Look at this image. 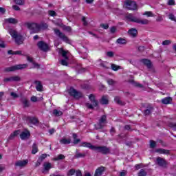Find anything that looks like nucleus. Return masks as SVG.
Here are the masks:
<instances>
[{"instance_id": "2", "label": "nucleus", "mask_w": 176, "mask_h": 176, "mask_svg": "<svg viewBox=\"0 0 176 176\" xmlns=\"http://www.w3.org/2000/svg\"><path fill=\"white\" fill-rule=\"evenodd\" d=\"M107 123H108L107 121V116L102 115L99 119L98 123L94 124L95 130H100L101 129H104Z\"/></svg>"}, {"instance_id": "50", "label": "nucleus", "mask_w": 176, "mask_h": 176, "mask_svg": "<svg viewBox=\"0 0 176 176\" xmlns=\"http://www.w3.org/2000/svg\"><path fill=\"white\" fill-rule=\"evenodd\" d=\"M111 69H113V71H118V69H120V66H118L115 64H111Z\"/></svg>"}, {"instance_id": "34", "label": "nucleus", "mask_w": 176, "mask_h": 176, "mask_svg": "<svg viewBox=\"0 0 176 176\" xmlns=\"http://www.w3.org/2000/svg\"><path fill=\"white\" fill-rule=\"evenodd\" d=\"M28 121L30 123H32V124H36L38 123V119L34 117L28 118Z\"/></svg>"}, {"instance_id": "12", "label": "nucleus", "mask_w": 176, "mask_h": 176, "mask_svg": "<svg viewBox=\"0 0 176 176\" xmlns=\"http://www.w3.org/2000/svg\"><path fill=\"white\" fill-rule=\"evenodd\" d=\"M105 170H107V168H105L104 166L98 167L95 171L94 176L102 175V174H104V173H105Z\"/></svg>"}, {"instance_id": "45", "label": "nucleus", "mask_w": 176, "mask_h": 176, "mask_svg": "<svg viewBox=\"0 0 176 176\" xmlns=\"http://www.w3.org/2000/svg\"><path fill=\"white\" fill-rule=\"evenodd\" d=\"M168 19L172 21H175L176 23V17L175 15L173 14H169L168 16Z\"/></svg>"}, {"instance_id": "35", "label": "nucleus", "mask_w": 176, "mask_h": 176, "mask_svg": "<svg viewBox=\"0 0 176 176\" xmlns=\"http://www.w3.org/2000/svg\"><path fill=\"white\" fill-rule=\"evenodd\" d=\"M38 152V144L36 143H34L32 145V153L35 155Z\"/></svg>"}, {"instance_id": "16", "label": "nucleus", "mask_w": 176, "mask_h": 176, "mask_svg": "<svg viewBox=\"0 0 176 176\" xmlns=\"http://www.w3.org/2000/svg\"><path fill=\"white\" fill-rule=\"evenodd\" d=\"M27 60L29 61V63H32L34 65L33 68H37L39 69L41 68V65L36 63L35 61H34V59L30 56H27Z\"/></svg>"}, {"instance_id": "54", "label": "nucleus", "mask_w": 176, "mask_h": 176, "mask_svg": "<svg viewBox=\"0 0 176 176\" xmlns=\"http://www.w3.org/2000/svg\"><path fill=\"white\" fill-rule=\"evenodd\" d=\"M107 83L110 85V86H113V85H115V83H116V81L112 80V79H109L107 80Z\"/></svg>"}, {"instance_id": "36", "label": "nucleus", "mask_w": 176, "mask_h": 176, "mask_svg": "<svg viewBox=\"0 0 176 176\" xmlns=\"http://www.w3.org/2000/svg\"><path fill=\"white\" fill-rule=\"evenodd\" d=\"M64 159H65V156L64 155H63V154H60V155H58L57 157H55L54 158V160L55 162H57V161H58V160H64Z\"/></svg>"}, {"instance_id": "17", "label": "nucleus", "mask_w": 176, "mask_h": 176, "mask_svg": "<svg viewBox=\"0 0 176 176\" xmlns=\"http://www.w3.org/2000/svg\"><path fill=\"white\" fill-rule=\"evenodd\" d=\"M34 83L36 85V90H37V91H43V85H42V82L41 81L36 80Z\"/></svg>"}, {"instance_id": "3", "label": "nucleus", "mask_w": 176, "mask_h": 176, "mask_svg": "<svg viewBox=\"0 0 176 176\" xmlns=\"http://www.w3.org/2000/svg\"><path fill=\"white\" fill-rule=\"evenodd\" d=\"M28 67V64H22V65H16L14 66H11L10 67H6L4 69V72H13L14 71H17L19 69H24Z\"/></svg>"}, {"instance_id": "44", "label": "nucleus", "mask_w": 176, "mask_h": 176, "mask_svg": "<svg viewBox=\"0 0 176 176\" xmlns=\"http://www.w3.org/2000/svg\"><path fill=\"white\" fill-rule=\"evenodd\" d=\"M147 173L146 171L144 169H141L139 173H138V176H146Z\"/></svg>"}, {"instance_id": "40", "label": "nucleus", "mask_w": 176, "mask_h": 176, "mask_svg": "<svg viewBox=\"0 0 176 176\" xmlns=\"http://www.w3.org/2000/svg\"><path fill=\"white\" fill-rule=\"evenodd\" d=\"M14 1L15 2V3L16 5H19L20 6H23V5H24V3H25V0H14Z\"/></svg>"}, {"instance_id": "6", "label": "nucleus", "mask_w": 176, "mask_h": 176, "mask_svg": "<svg viewBox=\"0 0 176 176\" xmlns=\"http://www.w3.org/2000/svg\"><path fill=\"white\" fill-rule=\"evenodd\" d=\"M38 48L42 52H49L50 50V47L49 45L46 43L45 41H38L37 43Z\"/></svg>"}, {"instance_id": "14", "label": "nucleus", "mask_w": 176, "mask_h": 176, "mask_svg": "<svg viewBox=\"0 0 176 176\" xmlns=\"http://www.w3.org/2000/svg\"><path fill=\"white\" fill-rule=\"evenodd\" d=\"M30 137H31V133L28 131H23L20 133V138L21 140H28Z\"/></svg>"}, {"instance_id": "24", "label": "nucleus", "mask_w": 176, "mask_h": 176, "mask_svg": "<svg viewBox=\"0 0 176 176\" xmlns=\"http://www.w3.org/2000/svg\"><path fill=\"white\" fill-rule=\"evenodd\" d=\"M152 112H153V107L149 105L148 107H147V109L144 111V113L145 116H148L151 115Z\"/></svg>"}, {"instance_id": "19", "label": "nucleus", "mask_w": 176, "mask_h": 176, "mask_svg": "<svg viewBox=\"0 0 176 176\" xmlns=\"http://www.w3.org/2000/svg\"><path fill=\"white\" fill-rule=\"evenodd\" d=\"M157 153H160V155H170V150H166L164 148H158L155 150Z\"/></svg>"}, {"instance_id": "25", "label": "nucleus", "mask_w": 176, "mask_h": 176, "mask_svg": "<svg viewBox=\"0 0 176 176\" xmlns=\"http://www.w3.org/2000/svg\"><path fill=\"white\" fill-rule=\"evenodd\" d=\"M126 19L129 20L130 21H132L133 23H137L138 18L133 16V14H129L126 16Z\"/></svg>"}, {"instance_id": "48", "label": "nucleus", "mask_w": 176, "mask_h": 176, "mask_svg": "<svg viewBox=\"0 0 176 176\" xmlns=\"http://www.w3.org/2000/svg\"><path fill=\"white\" fill-rule=\"evenodd\" d=\"M76 170H75V169H70L68 172H67V175L68 176H72V175H75Z\"/></svg>"}, {"instance_id": "62", "label": "nucleus", "mask_w": 176, "mask_h": 176, "mask_svg": "<svg viewBox=\"0 0 176 176\" xmlns=\"http://www.w3.org/2000/svg\"><path fill=\"white\" fill-rule=\"evenodd\" d=\"M124 130H128L129 131H133V129H131V126H130V125H125L124 126Z\"/></svg>"}, {"instance_id": "47", "label": "nucleus", "mask_w": 176, "mask_h": 176, "mask_svg": "<svg viewBox=\"0 0 176 176\" xmlns=\"http://www.w3.org/2000/svg\"><path fill=\"white\" fill-rule=\"evenodd\" d=\"M47 157V154H42L40 157H38V160L39 162H43V160H45V158Z\"/></svg>"}, {"instance_id": "1", "label": "nucleus", "mask_w": 176, "mask_h": 176, "mask_svg": "<svg viewBox=\"0 0 176 176\" xmlns=\"http://www.w3.org/2000/svg\"><path fill=\"white\" fill-rule=\"evenodd\" d=\"M9 33L11 35L12 38L15 40V42L17 45H23L24 42V38H23V36L21 34L17 32L15 30L10 29L9 30Z\"/></svg>"}, {"instance_id": "57", "label": "nucleus", "mask_w": 176, "mask_h": 176, "mask_svg": "<svg viewBox=\"0 0 176 176\" xmlns=\"http://www.w3.org/2000/svg\"><path fill=\"white\" fill-rule=\"evenodd\" d=\"M30 101L32 102H36V101H38V98H36V96H32L30 98Z\"/></svg>"}, {"instance_id": "27", "label": "nucleus", "mask_w": 176, "mask_h": 176, "mask_svg": "<svg viewBox=\"0 0 176 176\" xmlns=\"http://www.w3.org/2000/svg\"><path fill=\"white\" fill-rule=\"evenodd\" d=\"M86 153H81L79 150H76V154L74 155L75 159H79V157H85Z\"/></svg>"}, {"instance_id": "60", "label": "nucleus", "mask_w": 176, "mask_h": 176, "mask_svg": "<svg viewBox=\"0 0 176 176\" xmlns=\"http://www.w3.org/2000/svg\"><path fill=\"white\" fill-rule=\"evenodd\" d=\"M168 5H169V6H174V5H175V1H174V0H168Z\"/></svg>"}, {"instance_id": "23", "label": "nucleus", "mask_w": 176, "mask_h": 176, "mask_svg": "<svg viewBox=\"0 0 176 176\" xmlns=\"http://www.w3.org/2000/svg\"><path fill=\"white\" fill-rule=\"evenodd\" d=\"M109 102L108 96H102L100 100V103L102 105H108Z\"/></svg>"}, {"instance_id": "31", "label": "nucleus", "mask_w": 176, "mask_h": 176, "mask_svg": "<svg viewBox=\"0 0 176 176\" xmlns=\"http://www.w3.org/2000/svg\"><path fill=\"white\" fill-rule=\"evenodd\" d=\"M21 102L23 104L24 108H28V107H30V102L28 101V100H27V98H22Z\"/></svg>"}, {"instance_id": "46", "label": "nucleus", "mask_w": 176, "mask_h": 176, "mask_svg": "<svg viewBox=\"0 0 176 176\" xmlns=\"http://www.w3.org/2000/svg\"><path fill=\"white\" fill-rule=\"evenodd\" d=\"M168 127L173 129V130H176V123L175 122H169L168 124Z\"/></svg>"}, {"instance_id": "52", "label": "nucleus", "mask_w": 176, "mask_h": 176, "mask_svg": "<svg viewBox=\"0 0 176 176\" xmlns=\"http://www.w3.org/2000/svg\"><path fill=\"white\" fill-rule=\"evenodd\" d=\"M61 65L68 66V62L67 61V59H62L60 60Z\"/></svg>"}, {"instance_id": "5", "label": "nucleus", "mask_w": 176, "mask_h": 176, "mask_svg": "<svg viewBox=\"0 0 176 176\" xmlns=\"http://www.w3.org/2000/svg\"><path fill=\"white\" fill-rule=\"evenodd\" d=\"M89 98L92 103V104L89 103L86 104V106L89 109H94V107H98V101L96 100V98L93 94L89 95Z\"/></svg>"}, {"instance_id": "63", "label": "nucleus", "mask_w": 176, "mask_h": 176, "mask_svg": "<svg viewBox=\"0 0 176 176\" xmlns=\"http://www.w3.org/2000/svg\"><path fill=\"white\" fill-rule=\"evenodd\" d=\"M82 21L83 23V25H87V21H86V17L82 16Z\"/></svg>"}, {"instance_id": "49", "label": "nucleus", "mask_w": 176, "mask_h": 176, "mask_svg": "<svg viewBox=\"0 0 176 176\" xmlns=\"http://www.w3.org/2000/svg\"><path fill=\"white\" fill-rule=\"evenodd\" d=\"M150 148L153 149L154 148H156V142L154 140H150Z\"/></svg>"}, {"instance_id": "61", "label": "nucleus", "mask_w": 176, "mask_h": 176, "mask_svg": "<svg viewBox=\"0 0 176 176\" xmlns=\"http://www.w3.org/2000/svg\"><path fill=\"white\" fill-rule=\"evenodd\" d=\"M76 176H83V175H82V170H77L76 171Z\"/></svg>"}, {"instance_id": "32", "label": "nucleus", "mask_w": 176, "mask_h": 176, "mask_svg": "<svg viewBox=\"0 0 176 176\" xmlns=\"http://www.w3.org/2000/svg\"><path fill=\"white\" fill-rule=\"evenodd\" d=\"M43 167L45 171H49L52 168V164L50 162H45Z\"/></svg>"}, {"instance_id": "42", "label": "nucleus", "mask_w": 176, "mask_h": 176, "mask_svg": "<svg viewBox=\"0 0 176 176\" xmlns=\"http://www.w3.org/2000/svg\"><path fill=\"white\" fill-rule=\"evenodd\" d=\"M61 54H62V56H63V58L65 60H68V57L67 56V54H68V51H65L64 50H62Z\"/></svg>"}, {"instance_id": "28", "label": "nucleus", "mask_w": 176, "mask_h": 176, "mask_svg": "<svg viewBox=\"0 0 176 176\" xmlns=\"http://www.w3.org/2000/svg\"><path fill=\"white\" fill-rule=\"evenodd\" d=\"M60 143L63 144V145H68V144H71V139H66L65 138H63L60 140Z\"/></svg>"}, {"instance_id": "18", "label": "nucleus", "mask_w": 176, "mask_h": 176, "mask_svg": "<svg viewBox=\"0 0 176 176\" xmlns=\"http://www.w3.org/2000/svg\"><path fill=\"white\" fill-rule=\"evenodd\" d=\"M138 24H142V25H148L149 24L150 21L149 20L146 19H140L138 18V21L136 22Z\"/></svg>"}, {"instance_id": "21", "label": "nucleus", "mask_w": 176, "mask_h": 176, "mask_svg": "<svg viewBox=\"0 0 176 176\" xmlns=\"http://www.w3.org/2000/svg\"><path fill=\"white\" fill-rule=\"evenodd\" d=\"M142 63H143L144 65L147 67V68L151 69L152 68V62H151L150 60L148 59H142L141 60Z\"/></svg>"}, {"instance_id": "26", "label": "nucleus", "mask_w": 176, "mask_h": 176, "mask_svg": "<svg viewBox=\"0 0 176 176\" xmlns=\"http://www.w3.org/2000/svg\"><path fill=\"white\" fill-rule=\"evenodd\" d=\"M162 104H171L173 98L171 97H166L163 98L162 100Z\"/></svg>"}, {"instance_id": "9", "label": "nucleus", "mask_w": 176, "mask_h": 176, "mask_svg": "<svg viewBox=\"0 0 176 176\" xmlns=\"http://www.w3.org/2000/svg\"><path fill=\"white\" fill-rule=\"evenodd\" d=\"M54 32L56 34L57 36L60 38L64 42H68V37L64 34V33L61 32L58 29H54Z\"/></svg>"}, {"instance_id": "30", "label": "nucleus", "mask_w": 176, "mask_h": 176, "mask_svg": "<svg viewBox=\"0 0 176 176\" xmlns=\"http://www.w3.org/2000/svg\"><path fill=\"white\" fill-rule=\"evenodd\" d=\"M6 23H9L10 24H17L19 21L14 18H9L6 19Z\"/></svg>"}, {"instance_id": "55", "label": "nucleus", "mask_w": 176, "mask_h": 176, "mask_svg": "<svg viewBox=\"0 0 176 176\" xmlns=\"http://www.w3.org/2000/svg\"><path fill=\"white\" fill-rule=\"evenodd\" d=\"M10 96L13 98H19V95L17 94L14 93V92H11Z\"/></svg>"}, {"instance_id": "43", "label": "nucleus", "mask_w": 176, "mask_h": 176, "mask_svg": "<svg viewBox=\"0 0 176 176\" xmlns=\"http://www.w3.org/2000/svg\"><path fill=\"white\" fill-rule=\"evenodd\" d=\"M143 16H147V17H153L155 16L151 11H146L143 14Z\"/></svg>"}, {"instance_id": "7", "label": "nucleus", "mask_w": 176, "mask_h": 176, "mask_svg": "<svg viewBox=\"0 0 176 176\" xmlns=\"http://www.w3.org/2000/svg\"><path fill=\"white\" fill-rule=\"evenodd\" d=\"M124 6L129 10H137V3H135V1L127 0L124 2Z\"/></svg>"}, {"instance_id": "8", "label": "nucleus", "mask_w": 176, "mask_h": 176, "mask_svg": "<svg viewBox=\"0 0 176 176\" xmlns=\"http://www.w3.org/2000/svg\"><path fill=\"white\" fill-rule=\"evenodd\" d=\"M69 94H70V96H72L74 98H76L77 100H78V98H82V97H83V94H81V92L76 91L74 88L69 89Z\"/></svg>"}, {"instance_id": "13", "label": "nucleus", "mask_w": 176, "mask_h": 176, "mask_svg": "<svg viewBox=\"0 0 176 176\" xmlns=\"http://www.w3.org/2000/svg\"><path fill=\"white\" fill-rule=\"evenodd\" d=\"M28 164V160H19L15 163L16 167H20L21 168L23 167H25V166Z\"/></svg>"}, {"instance_id": "39", "label": "nucleus", "mask_w": 176, "mask_h": 176, "mask_svg": "<svg viewBox=\"0 0 176 176\" xmlns=\"http://www.w3.org/2000/svg\"><path fill=\"white\" fill-rule=\"evenodd\" d=\"M53 115H54V116H61V115H63V111L54 109L53 111Z\"/></svg>"}, {"instance_id": "15", "label": "nucleus", "mask_w": 176, "mask_h": 176, "mask_svg": "<svg viewBox=\"0 0 176 176\" xmlns=\"http://www.w3.org/2000/svg\"><path fill=\"white\" fill-rule=\"evenodd\" d=\"M128 34L132 38H135L138 35V30L135 28H131L128 31Z\"/></svg>"}, {"instance_id": "29", "label": "nucleus", "mask_w": 176, "mask_h": 176, "mask_svg": "<svg viewBox=\"0 0 176 176\" xmlns=\"http://www.w3.org/2000/svg\"><path fill=\"white\" fill-rule=\"evenodd\" d=\"M116 43H117V45H126V43H127V41L123 38H119L116 41Z\"/></svg>"}, {"instance_id": "20", "label": "nucleus", "mask_w": 176, "mask_h": 176, "mask_svg": "<svg viewBox=\"0 0 176 176\" xmlns=\"http://www.w3.org/2000/svg\"><path fill=\"white\" fill-rule=\"evenodd\" d=\"M80 146H84L85 148H89V149H91L92 151H94L95 146L92 145L91 143L89 142H82L80 145Z\"/></svg>"}, {"instance_id": "53", "label": "nucleus", "mask_w": 176, "mask_h": 176, "mask_svg": "<svg viewBox=\"0 0 176 176\" xmlns=\"http://www.w3.org/2000/svg\"><path fill=\"white\" fill-rule=\"evenodd\" d=\"M171 41L170 40H165L162 42V45L164 46H167V45H170Z\"/></svg>"}, {"instance_id": "11", "label": "nucleus", "mask_w": 176, "mask_h": 176, "mask_svg": "<svg viewBox=\"0 0 176 176\" xmlns=\"http://www.w3.org/2000/svg\"><path fill=\"white\" fill-rule=\"evenodd\" d=\"M156 163L160 167H166V166H167V161H166L164 158H162L160 157H157Z\"/></svg>"}, {"instance_id": "22", "label": "nucleus", "mask_w": 176, "mask_h": 176, "mask_svg": "<svg viewBox=\"0 0 176 176\" xmlns=\"http://www.w3.org/2000/svg\"><path fill=\"white\" fill-rule=\"evenodd\" d=\"M114 101L116 104H118V105H121V106L126 105V102H123L120 98V97L119 96H116L114 98Z\"/></svg>"}, {"instance_id": "51", "label": "nucleus", "mask_w": 176, "mask_h": 176, "mask_svg": "<svg viewBox=\"0 0 176 176\" xmlns=\"http://www.w3.org/2000/svg\"><path fill=\"white\" fill-rule=\"evenodd\" d=\"M48 14H50V16H52V17H54V16H57V13L53 10L48 11Z\"/></svg>"}, {"instance_id": "37", "label": "nucleus", "mask_w": 176, "mask_h": 176, "mask_svg": "<svg viewBox=\"0 0 176 176\" xmlns=\"http://www.w3.org/2000/svg\"><path fill=\"white\" fill-rule=\"evenodd\" d=\"M11 78L12 82H20V80H21V77L19 76H11Z\"/></svg>"}, {"instance_id": "33", "label": "nucleus", "mask_w": 176, "mask_h": 176, "mask_svg": "<svg viewBox=\"0 0 176 176\" xmlns=\"http://www.w3.org/2000/svg\"><path fill=\"white\" fill-rule=\"evenodd\" d=\"M19 134H20V130L14 131V133L10 135L8 140H13V138H14V137H17Z\"/></svg>"}, {"instance_id": "10", "label": "nucleus", "mask_w": 176, "mask_h": 176, "mask_svg": "<svg viewBox=\"0 0 176 176\" xmlns=\"http://www.w3.org/2000/svg\"><path fill=\"white\" fill-rule=\"evenodd\" d=\"M28 28H29V30H32L33 32H39V31H41L39 24L38 23H28Z\"/></svg>"}, {"instance_id": "59", "label": "nucleus", "mask_w": 176, "mask_h": 176, "mask_svg": "<svg viewBox=\"0 0 176 176\" xmlns=\"http://www.w3.org/2000/svg\"><path fill=\"white\" fill-rule=\"evenodd\" d=\"M114 54H115L113 53V52H111V51L108 52L107 53V57H113Z\"/></svg>"}, {"instance_id": "58", "label": "nucleus", "mask_w": 176, "mask_h": 176, "mask_svg": "<svg viewBox=\"0 0 176 176\" xmlns=\"http://www.w3.org/2000/svg\"><path fill=\"white\" fill-rule=\"evenodd\" d=\"M100 27L104 28V30H108V28H109V25L108 24H101Z\"/></svg>"}, {"instance_id": "4", "label": "nucleus", "mask_w": 176, "mask_h": 176, "mask_svg": "<svg viewBox=\"0 0 176 176\" xmlns=\"http://www.w3.org/2000/svg\"><path fill=\"white\" fill-rule=\"evenodd\" d=\"M94 151H96L99 153H102V155H108L109 153H111V148L109 147H107V146H95Z\"/></svg>"}, {"instance_id": "64", "label": "nucleus", "mask_w": 176, "mask_h": 176, "mask_svg": "<svg viewBox=\"0 0 176 176\" xmlns=\"http://www.w3.org/2000/svg\"><path fill=\"white\" fill-rule=\"evenodd\" d=\"M12 9H14V10H16V11H19L20 10V7H19V6H12Z\"/></svg>"}, {"instance_id": "38", "label": "nucleus", "mask_w": 176, "mask_h": 176, "mask_svg": "<svg viewBox=\"0 0 176 176\" xmlns=\"http://www.w3.org/2000/svg\"><path fill=\"white\" fill-rule=\"evenodd\" d=\"M38 25H39L40 31L42 30H47V27H49L46 23H43L38 24Z\"/></svg>"}, {"instance_id": "41", "label": "nucleus", "mask_w": 176, "mask_h": 176, "mask_svg": "<svg viewBox=\"0 0 176 176\" xmlns=\"http://www.w3.org/2000/svg\"><path fill=\"white\" fill-rule=\"evenodd\" d=\"M133 85L135 87H139L140 89H144V85H142V84H140L139 82L133 81Z\"/></svg>"}, {"instance_id": "56", "label": "nucleus", "mask_w": 176, "mask_h": 176, "mask_svg": "<svg viewBox=\"0 0 176 176\" xmlns=\"http://www.w3.org/2000/svg\"><path fill=\"white\" fill-rule=\"evenodd\" d=\"M3 82H5V83H8V82H12V76L4 78Z\"/></svg>"}]
</instances>
